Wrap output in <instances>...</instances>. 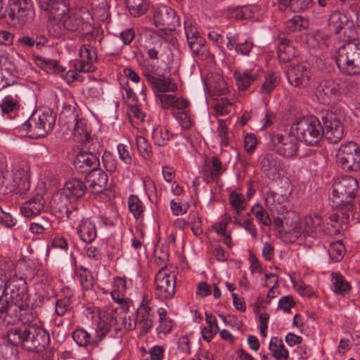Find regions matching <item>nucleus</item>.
Masks as SVG:
<instances>
[{
	"label": "nucleus",
	"mask_w": 360,
	"mask_h": 360,
	"mask_svg": "<svg viewBox=\"0 0 360 360\" xmlns=\"http://www.w3.org/2000/svg\"><path fill=\"white\" fill-rule=\"evenodd\" d=\"M25 276L14 275L5 281V288L10 292V297L0 296V319L7 324L18 321L30 323L37 316L30 307V295Z\"/></svg>",
	"instance_id": "nucleus-1"
},
{
	"label": "nucleus",
	"mask_w": 360,
	"mask_h": 360,
	"mask_svg": "<svg viewBox=\"0 0 360 360\" xmlns=\"http://www.w3.org/2000/svg\"><path fill=\"white\" fill-rule=\"evenodd\" d=\"M7 338L11 345H21L33 352H43L50 343L49 333L36 324L11 328L7 333Z\"/></svg>",
	"instance_id": "nucleus-2"
},
{
	"label": "nucleus",
	"mask_w": 360,
	"mask_h": 360,
	"mask_svg": "<svg viewBox=\"0 0 360 360\" xmlns=\"http://www.w3.org/2000/svg\"><path fill=\"white\" fill-rule=\"evenodd\" d=\"M359 188L357 179L351 176L335 178L331 197L333 207L335 210L354 211Z\"/></svg>",
	"instance_id": "nucleus-3"
},
{
	"label": "nucleus",
	"mask_w": 360,
	"mask_h": 360,
	"mask_svg": "<svg viewBox=\"0 0 360 360\" xmlns=\"http://www.w3.org/2000/svg\"><path fill=\"white\" fill-rule=\"evenodd\" d=\"M335 62L342 75H360V40L349 42L340 46L336 53Z\"/></svg>",
	"instance_id": "nucleus-4"
},
{
	"label": "nucleus",
	"mask_w": 360,
	"mask_h": 360,
	"mask_svg": "<svg viewBox=\"0 0 360 360\" xmlns=\"http://www.w3.org/2000/svg\"><path fill=\"white\" fill-rule=\"evenodd\" d=\"M152 300L144 295L142 302L136 309L135 319L124 317V328L128 330L139 329V335H144L149 332L153 326L154 316L152 314Z\"/></svg>",
	"instance_id": "nucleus-5"
},
{
	"label": "nucleus",
	"mask_w": 360,
	"mask_h": 360,
	"mask_svg": "<svg viewBox=\"0 0 360 360\" xmlns=\"http://www.w3.org/2000/svg\"><path fill=\"white\" fill-rule=\"evenodd\" d=\"M297 136L307 145L315 146L322 139L323 129L320 121L315 117H307L297 121L292 126Z\"/></svg>",
	"instance_id": "nucleus-6"
},
{
	"label": "nucleus",
	"mask_w": 360,
	"mask_h": 360,
	"mask_svg": "<svg viewBox=\"0 0 360 360\" xmlns=\"http://www.w3.org/2000/svg\"><path fill=\"white\" fill-rule=\"evenodd\" d=\"M56 120V115L51 109H46L36 118L32 116L23 124V129L30 133L32 139L44 137L52 131Z\"/></svg>",
	"instance_id": "nucleus-7"
},
{
	"label": "nucleus",
	"mask_w": 360,
	"mask_h": 360,
	"mask_svg": "<svg viewBox=\"0 0 360 360\" xmlns=\"http://www.w3.org/2000/svg\"><path fill=\"white\" fill-rule=\"evenodd\" d=\"M30 167L22 162L15 167L11 174L6 176L4 193L16 192L25 194L30 188Z\"/></svg>",
	"instance_id": "nucleus-8"
},
{
	"label": "nucleus",
	"mask_w": 360,
	"mask_h": 360,
	"mask_svg": "<svg viewBox=\"0 0 360 360\" xmlns=\"http://www.w3.org/2000/svg\"><path fill=\"white\" fill-rule=\"evenodd\" d=\"M337 164L347 172L360 169V147L354 142L342 144L336 154Z\"/></svg>",
	"instance_id": "nucleus-9"
},
{
	"label": "nucleus",
	"mask_w": 360,
	"mask_h": 360,
	"mask_svg": "<svg viewBox=\"0 0 360 360\" xmlns=\"http://www.w3.org/2000/svg\"><path fill=\"white\" fill-rule=\"evenodd\" d=\"M31 0H10L8 16L20 27L31 22L34 18Z\"/></svg>",
	"instance_id": "nucleus-10"
},
{
	"label": "nucleus",
	"mask_w": 360,
	"mask_h": 360,
	"mask_svg": "<svg viewBox=\"0 0 360 360\" xmlns=\"http://www.w3.org/2000/svg\"><path fill=\"white\" fill-rule=\"evenodd\" d=\"M155 294L162 300L172 299L175 294L176 276L165 268L160 269L155 277Z\"/></svg>",
	"instance_id": "nucleus-11"
},
{
	"label": "nucleus",
	"mask_w": 360,
	"mask_h": 360,
	"mask_svg": "<svg viewBox=\"0 0 360 360\" xmlns=\"http://www.w3.org/2000/svg\"><path fill=\"white\" fill-rule=\"evenodd\" d=\"M271 141L279 155L285 158H293L297 155L299 141L295 136L290 134H273L271 136Z\"/></svg>",
	"instance_id": "nucleus-12"
},
{
	"label": "nucleus",
	"mask_w": 360,
	"mask_h": 360,
	"mask_svg": "<svg viewBox=\"0 0 360 360\" xmlns=\"http://www.w3.org/2000/svg\"><path fill=\"white\" fill-rule=\"evenodd\" d=\"M79 59L75 61L74 68L77 72H91L96 70L94 63L97 60V50L90 44H83L79 50Z\"/></svg>",
	"instance_id": "nucleus-13"
},
{
	"label": "nucleus",
	"mask_w": 360,
	"mask_h": 360,
	"mask_svg": "<svg viewBox=\"0 0 360 360\" xmlns=\"http://www.w3.org/2000/svg\"><path fill=\"white\" fill-rule=\"evenodd\" d=\"M286 76L288 82L299 89L308 86L312 78L311 70L303 64L290 67L286 72Z\"/></svg>",
	"instance_id": "nucleus-14"
},
{
	"label": "nucleus",
	"mask_w": 360,
	"mask_h": 360,
	"mask_svg": "<svg viewBox=\"0 0 360 360\" xmlns=\"http://www.w3.org/2000/svg\"><path fill=\"white\" fill-rule=\"evenodd\" d=\"M316 96L325 105L330 104L340 94V84L333 79L321 81L316 89Z\"/></svg>",
	"instance_id": "nucleus-15"
},
{
	"label": "nucleus",
	"mask_w": 360,
	"mask_h": 360,
	"mask_svg": "<svg viewBox=\"0 0 360 360\" xmlns=\"http://www.w3.org/2000/svg\"><path fill=\"white\" fill-rule=\"evenodd\" d=\"M319 238L324 235L323 221L316 214H309L302 219L301 236Z\"/></svg>",
	"instance_id": "nucleus-16"
},
{
	"label": "nucleus",
	"mask_w": 360,
	"mask_h": 360,
	"mask_svg": "<svg viewBox=\"0 0 360 360\" xmlns=\"http://www.w3.org/2000/svg\"><path fill=\"white\" fill-rule=\"evenodd\" d=\"M143 75L151 86L154 93L158 98L160 94L174 93L178 87L173 80L169 77H158L146 68L143 69Z\"/></svg>",
	"instance_id": "nucleus-17"
},
{
	"label": "nucleus",
	"mask_w": 360,
	"mask_h": 360,
	"mask_svg": "<svg viewBox=\"0 0 360 360\" xmlns=\"http://www.w3.org/2000/svg\"><path fill=\"white\" fill-rule=\"evenodd\" d=\"M260 167L267 178L274 180L279 177L285 166L275 154L266 153L261 158Z\"/></svg>",
	"instance_id": "nucleus-18"
},
{
	"label": "nucleus",
	"mask_w": 360,
	"mask_h": 360,
	"mask_svg": "<svg viewBox=\"0 0 360 360\" xmlns=\"http://www.w3.org/2000/svg\"><path fill=\"white\" fill-rule=\"evenodd\" d=\"M153 22L156 27H162L169 30L174 28L179 24V18L172 8L162 6L155 9Z\"/></svg>",
	"instance_id": "nucleus-19"
},
{
	"label": "nucleus",
	"mask_w": 360,
	"mask_h": 360,
	"mask_svg": "<svg viewBox=\"0 0 360 360\" xmlns=\"http://www.w3.org/2000/svg\"><path fill=\"white\" fill-rule=\"evenodd\" d=\"M158 98L164 110H171L174 114L176 111L179 112L190 108L188 99L174 94H160L158 95Z\"/></svg>",
	"instance_id": "nucleus-20"
},
{
	"label": "nucleus",
	"mask_w": 360,
	"mask_h": 360,
	"mask_svg": "<svg viewBox=\"0 0 360 360\" xmlns=\"http://www.w3.org/2000/svg\"><path fill=\"white\" fill-rule=\"evenodd\" d=\"M74 166L81 173H90L100 166L98 155L91 152H80L75 157Z\"/></svg>",
	"instance_id": "nucleus-21"
},
{
	"label": "nucleus",
	"mask_w": 360,
	"mask_h": 360,
	"mask_svg": "<svg viewBox=\"0 0 360 360\" xmlns=\"http://www.w3.org/2000/svg\"><path fill=\"white\" fill-rule=\"evenodd\" d=\"M40 8L46 13L47 18H61L70 8V0H43Z\"/></svg>",
	"instance_id": "nucleus-22"
},
{
	"label": "nucleus",
	"mask_w": 360,
	"mask_h": 360,
	"mask_svg": "<svg viewBox=\"0 0 360 360\" xmlns=\"http://www.w3.org/2000/svg\"><path fill=\"white\" fill-rule=\"evenodd\" d=\"M325 135L331 143H338L344 136L342 124L334 115H328L324 120Z\"/></svg>",
	"instance_id": "nucleus-23"
},
{
	"label": "nucleus",
	"mask_w": 360,
	"mask_h": 360,
	"mask_svg": "<svg viewBox=\"0 0 360 360\" xmlns=\"http://www.w3.org/2000/svg\"><path fill=\"white\" fill-rule=\"evenodd\" d=\"M86 189V187L81 179H71L65 184L61 193L70 199V203L81 198L85 193Z\"/></svg>",
	"instance_id": "nucleus-24"
},
{
	"label": "nucleus",
	"mask_w": 360,
	"mask_h": 360,
	"mask_svg": "<svg viewBox=\"0 0 360 360\" xmlns=\"http://www.w3.org/2000/svg\"><path fill=\"white\" fill-rule=\"evenodd\" d=\"M45 200L41 194L36 193L20 207V212L25 217H32L39 214L44 209Z\"/></svg>",
	"instance_id": "nucleus-25"
},
{
	"label": "nucleus",
	"mask_w": 360,
	"mask_h": 360,
	"mask_svg": "<svg viewBox=\"0 0 360 360\" xmlns=\"http://www.w3.org/2000/svg\"><path fill=\"white\" fill-rule=\"evenodd\" d=\"M205 86L207 92L212 97L222 96L229 91L226 82L219 75H215L209 78L205 82Z\"/></svg>",
	"instance_id": "nucleus-26"
},
{
	"label": "nucleus",
	"mask_w": 360,
	"mask_h": 360,
	"mask_svg": "<svg viewBox=\"0 0 360 360\" xmlns=\"http://www.w3.org/2000/svg\"><path fill=\"white\" fill-rule=\"evenodd\" d=\"M266 207L278 214L287 212L289 209L290 202L285 201L283 198L277 195L275 191H268L265 198Z\"/></svg>",
	"instance_id": "nucleus-27"
},
{
	"label": "nucleus",
	"mask_w": 360,
	"mask_h": 360,
	"mask_svg": "<svg viewBox=\"0 0 360 360\" xmlns=\"http://www.w3.org/2000/svg\"><path fill=\"white\" fill-rule=\"evenodd\" d=\"M236 84L239 91L247 90L255 82L257 75L252 70H236L233 72Z\"/></svg>",
	"instance_id": "nucleus-28"
},
{
	"label": "nucleus",
	"mask_w": 360,
	"mask_h": 360,
	"mask_svg": "<svg viewBox=\"0 0 360 360\" xmlns=\"http://www.w3.org/2000/svg\"><path fill=\"white\" fill-rule=\"evenodd\" d=\"M51 206L53 212L58 214L59 217L70 218L72 213L71 210L73 208L72 202L70 203V199L62 193L53 197Z\"/></svg>",
	"instance_id": "nucleus-29"
},
{
	"label": "nucleus",
	"mask_w": 360,
	"mask_h": 360,
	"mask_svg": "<svg viewBox=\"0 0 360 360\" xmlns=\"http://www.w3.org/2000/svg\"><path fill=\"white\" fill-rule=\"evenodd\" d=\"M88 181L93 192L96 193H102L107 186L108 175L99 168L89 173Z\"/></svg>",
	"instance_id": "nucleus-30"
},
{
	"label": "nucleus",
	"mask_w": 360,
	"mask_h": 360,
	"mask_svg": "<svg viewBox=\"0 0 360 360\" xmlns=\"http://www.w3.org/2000/svg\"><path fill=\"white\" fill-rule=\"evenodd\" d=\"M80 239L86 243H91L96 238V226L88 219H83L77 228Z\"/></svg>",
	"instance_id": "nucleus-31"
},
{
	"label": "nucleus",
	"mask_w": 360,
	"mask_h": 360,
	"mask_svg": "<svg viewBox=\"0 0 360 360\" xmlns=\"http://www.w3.org/2000/svg\"><path fill=\"white\" fill-rule=\"evenodd\" d=\"M338 213H333L329 216L331 226L333 227L335 234L340 233L342 231L347 228L350 214L354 211L337 210Z\"/></svg>",
	"instance_id": "nucleus-32"
},
{
	"label": "nucleus",
	"mask_w": 360,
	"mask_h": 360,
	"mask_svg": "<svg viewBox=\"0 0 360 360\" xmlns=\"http://www.w3.org/2000/svg\"><path fill=\"white\" fill-rule=\"evenodd\" d=\"M65 30L75 32L79 30L83 24V18L81 15L73 9L70 8L61 18Z\"/></svg>",
	"instance_id": "nucleus-33"
},
{
	"label": "nucleus",
	"mask_w": 360,
	"mask_h": 360,
	"mask_svg": "<svg viewBox=\"0 0 360 360\" xmlns=\"http://www.w3.org/2000/svg\"><path fill=\"white\" fill-rule=\"evenodd\" d=\"M226 169L219 158L214 155L212 157L210 164L207 165L204 169L205 176L217 181Z\"/></svg>",
	"instance_id": "nucleus-34"
},
{
	"label": "nucleus",
	"mask_w": 360,
	"mask_h": 360,
	"mask_svg": "<svg viewBox=\"0 0 360 360\" xmlns=\"http://www.w3.org/2000/svg\"><path fill=\"white\" fill-rule=\"evenodd\" d=\"M140 34L146 37H149L150 39H158L156 44L153 47H150V46H147V53L150 59L158 60L159 52L162 42L159 38L157 32L150 28L142 27L140 29Z\"/></svg>",
	"instance_id": "nucleus-35"
},
{
	"label": "nucleus",
	"mask_w": 360,
	"mask_h": 360,
	"mask_svg": "<svg viewBox=\"0 0 360 360\" xmlns=\"http://www.w3.org/2000/svg\"><path fill=\"white\" fill-rule=\"evenodd\" d=\"M332 290L337 295L345 296L349 294L352 286L346 278L338 272L331 274Z\"/></svg>",
	"instance_id": "nucleus-36"
},
{
	"label": "nucleus",
	"mask_w": 360,
	"mask_h": 360,
	"mask_svg": "<svg viewBox=\"0 0 360 360\" xmlns=\"http://www.w3.org/2000/svg\"><path fill=\"white\" fill-rule=\"evenodd\" d=\"M296 56V51L292 43L287 39H281L278 46V56L281 62L287 63L290 61Z\"/></svg>",
	"instance_id": "nucleus-37"
},
{
	"label": "nucleus",
	"mask_w": 360,
	"mask_h": 360,
	"mask_svg": "<svg viewBox=\"0 0 360 360\" xmlns=\"http://www.w3.org/2000/svg\"><path fill=\"white\" fill-rule=\"evenodd\" d=\"M116 323V320L110 316V323H108L105 320H101L98 322L96 328V335L92 339L91 345L92 348H95L98 346L101 341L106 336L111 329V326Z\"/></svg>",
	"instance_id": "nucleus-38"
},
{
	"label": "nucleus",
	"mask_w": 360,
	"mask_h": 360,
	"mask_svg": "<svg viewBox=\"0 0 360 360\" xmlns=\"http://www.w3.org/2000/svg\"><path fill=\"white\" fill-rule=\"evenodd\" d=\"M284 216V224L285 226V232H293L296 236H301L302 219L300 220L299 216L295 212H288Z\"/></svg>",
	"instance_id": "nucleus-39"
},
{
	"label": "nucleus",
	"mask_w": 360,
	"mask_h": 360,
	"mask_svg": "<svg viewBox=\"0 0 360 360\" xmlns=\"http://www.w3.org/2000/svg\"><path fill=\"white\" fill-rule=\"evenodd\" d=\"M269 349L271 354L275 357L279 358L281 360H288L289 358V352L283 340L280 338H271L269 344Z\"/></svg>",
	"instance_id": "nucleus-40"
},
{
	"label": "nucleus",
	"mask_w": 360,
	"mask_h": 360,
	"mask_svg": "<svg viewBox=\"0 0 360 360\" xmlns=\"http://www.w3.org/2000/svg\"><path fill=\"white\" fill-rule=\"evenodd\" d=\"M174 137V134L165 126H158L153 131L152 138L155 145L165 146Z\"/></svg>",
	"instance_id": "nucleus-41"
},
{
	"label": "nucleus",
	"mask_w": 360,
	"mask_h": 360,
	"mask_svg": "<svg viewBox=\"0 0 360 360\" xmlns=\"http://www.w3.org/2000/svg\"><path fill=\"white\" fill-rule=\"evenodd\" d=\"M205 321L208 326L204 328L201 333L202 338L210 342L213 339L214 335L219 331V328L217 319L212 314L205 312Z\"/></svg>",
	"instance_id": "nucleus-42"
},
{
	"label": "nucleus",
	"mask_w": 360,
	"mask_h": 360,
	"mask_svg": "<svg viewBox=\"0 0 360 360\" xmlns=\"http://www.w3.org/2000/svg\"><path fill=\"white\" fill-rule=\"evenodd\" d=\"M125 4L133 17H139L145 14L150 6L148 0H125Z\"/></svg>",
	"instance_id": "nucleus-43"
},
{
	"label": "nucleus",
	"mask_w": 360,
	"mask_h": 360,
	"mask_svg": "<svg viewBox=\"0 0 360 360\" xmlns=\"http://www.w3.org/2000/svg\"><path fill=\"white\" fill-rule=\"evenodd\" d=\"M19 107V101L11 96H6L0 103L3 115H7L11 119L16 116Z\"/></svg>",
	"instance_id": "nucleus-44"
},
{
	"label": "nucleus",
	"mask_w": 360,
	"mask_h": 360,
	"mask_svg": "<svg viewBox=\"0 0 360 360\" xmlns=\"http://www.w3.org/2000/svg\"><path fill=\"white\" fill-rule=\"evenodd\" d=\"M347 18L340 12H333L328 20V28L330 33L339 34L344 28Z\"/></svg>",
	"instance_id": "nucleus-45"
},
{
	"label": "nucleus",
	"mask_w": 360,
	"mask_h": 360,
	"mask_svg": "<svg viewBox=\"0 0 360 360\" xmlns=\"http://www.w3.org/2000/svg\"><path fill=\"white\" fill-rule=\"evenodd\" d=\"M36 64L49 73H60L65 71V69L58 65L56 60L45 58L39 56H34Z\"/></svg>",
	"instance_id": "nucleus-46"
},
{
	"label": "nucleus",
	"mask_w": 360,
	"mask_h": 360,
	"mask_svg": "<svg viewBox=\"0 0 360 360\" xmlns=\"http://www.w3.org/2000/svg\"><path fill=\"white\" fill-rule=\"evenodd\" d=\"M90 134L91 132L87 125L86 120L84 119H76L73 131V137L75 141L78 142L86 141L89 139Z\"/></svg>",
	"instance_id": "nucleus-47"
},
{
	"label": "nucleus",
	"mask_w": 360,
	"mask_h": 360,
	"mask_svg": "<svg viewBox=\"0 0 360 360\" xmlns=\"http://www.w3.org/2000/svg\"><path fill=\"white\" fill-rule=\"evenodd\" d=\"M46 29L53 38H60L65 34V28L60 18H47Z\"/></svg>",
	"instance_id": "nucleus-48"
},
{
	"label": "nucleus",
	"mask_w": 360,
	"mask_h": 360,
	"mask_svg": "<svg viewBox=\"0 0 360 360\" xmlns=\"http://www.w3.org/2000/svg\"><path fill=\"white\" fill-rule=\"evenodd\" d=\"M112 298L118 303L124 302L123 295L127 290V281L124 277H116L114 278Z\"/></svg>",
	"instance_id": "nucleus-49"
},
{
	"label": "nucleus",
	"mask_w": 360,
	"mask_h": 360,
	"mask_svg": "<svg viewBox=\"0 0 360 360\" xmlns=\"http://www.w3.org/2000/svg\"><path fill=\"white\" fill-rule=\"evenodd\" d=\"M128 207L129 212L136 219L143 218L145 206L141 199L136 195H130L128 198Z\"/></svg>",
	"instance_id": "nucleus-50"
},
{
	"label": "nucleus",
	"mask_w": 360,
	"mask_h": 360,
	"mask_svg": "<svg viewBox=\"0 0 360 360\" xmlns=\"http://www.w3.org/2000/svg\"><path fill=\"white\" fill-rule=\"evenodd\" d=\"M278 76L274 72H269L265 75L264 82L261 86L260 93L269 95L279 84Z\"/></svg>",
	"instance_id": "nucleus-51"
},
{
	"label": "nucleus",
	"mask_w": 360,
	"mask_h": 360,
	"mask_svg": "<svg viewBox=\"0 0 360 360\" xmlns=\"http://www.w3.org/2000/svg\"><path fill=\"white\" fill-rule=\"evenodd\" d=\"M189 48L193 53L196 56H207L208 53L207 48L205 45L206 41L202 37H197L194 39L187 41Z\"/></svg>",
	"instance_id": "nucleus-52"
},
{
	"label": "nucleus",
	"mask_w": 360,
	"mask_h": 360,
	"mask_svg": "<svg viewBox=\"0 0 360 360\" xmlns=\"http://www.w3.org/2000/svg\"><path fill=\"white\" fill-rule=\"evenodd\" d=\"M251 213L261 224L266 226L271 225L272 221L268 212L260 204L254 205L251 208Z\"/></svg>",
	"instance_id": "nucleus-53"
},
{
	"label": "nucleus",
	"mask_w": 360,
	"mask_h": 360,
	"mask_svg": "<svg viewBox=\"0 0 360 360\" xmlns=\"http://www.w3.org/2000/svg\"><path fill=\"white\" fill-rule=\"evenodd\" d=\"M280 4L289 6L293 12H300L312 5V0H278Z\"/></svg>",
	"instance_id": "nucleus-54"
},
{
	"label": "nucleus",
	"mask_w": 360,
	"mask_h": 360,
	"mask_svg": "<svg viewBox=\"0 0 360 360\" xmlns=\"http://www.w3.org/2000/svg\"><path fill=\"white\" fill-rule=\"evenodd\" d=\"M345 252V245L341 240H336L331 243L330 248L328 249L330 257L335 262L340 261L343 258Z\"/></svg>",
	"instance_id": "nucleus-55"
},
{
	"label": "nucleus",
	"mask_w": 360,
	"mask_h": 360,
	"mask_svg": "<svg viewBox=\"0 0 360 360\" xmlns=\"http://www.w3.org/2000/svg\"><path fill=\"white\" fill-rule=\"evenodd\" d=\"M77 274L79 277L81 285L84 290H90L94 285V278L91 273L84 267H79Z\"/></svg>",
	"instance_id": "nucleus-56"
},
{
	"label": "nucleus",
	"mask_w": 360,
	"mask_h": 360,
	"mask_svg": "<svg viewBox=\"0 0 360 360\" xmlns=\"http://www.w3.org/2000/svg\"><path fill=\"white\" fill-rule=\"evenodd\" d=\"M72 338L81 347L90 346L92 348V339L90 335L84 329H77L72 333Z\"/></svg>",
	"instance_id": "nucleus-57"
},
{
	"label": "nucleus",
	"mask_w": 360,
	"mask_h": 360,
	"mask_svg": "<svg viewBox=\"0 0 360 360\" xmlns=\"http://www.w3.org/2000/svg\"><path fill=\"white\" fill-rule=\"evenodd\" d=\"M229 201L236 214L241 213L245 209V201L243 194L231 192L229 194Z\"/></svg>",
	"instance_id": "nucleus-58"
},
{
	"label": "nucleus",
	"mask_w": 360,
	"mask_h": 360,
	"mask_svg": "<svg viewBox=\"0 0 360 360\" xmlns=\"http://www.w3.org/2000/svg\"><path fill=\"white\" fill-rule=\"evenodd\" d=\"M137 149L140 155L145 159H149L152 155L151 146L143 136H139L136 138Z\"/></svg>",
	"instance_id": "nucleus-59"
},
{
	"label": "nucleus",
	"mask_w": 360,
	"mask_h": 360,
	"mask_svg": "<svg viewBox=\"0 0 360 360\" xmlns=\"http://www.w3.org/2000/svg\"><path fill=\"white\" fill-rule=\"evenodd\" d=\"M51 228V224L50 221L45 217H42L36 222L31 223L29 229L32 233L42 234Z\"/></svg>",
	"instance_id": "nucleus-60"
},
{
	"label": "nucleus",
	"mask_w": 360,
	"mask_h": 360,
	"mask_svg": "<svg viewBox=\"0 0 360 360\" xmlns=\"http://www.w3.org/2000/svg\"><path fill=\"white\" fill-rule=\"evenodd\" d=\"M72 295L58 299L55 303V312L58 316H63L69 309L72 303Z\"/></svg>",
	"instance_id": "nucleus-61"
},
{
	"label": "nucleus",
	"mask_w": 360,
	"mask_h": 360,
	"mask_svg": "<svg viewBox=\"0 0 360 360\" xmlns=\"http://www.w3.org/2000/svg\"><path fill=\"white\" fill-rule=\"evenodd\" d=\"M102 161L105 169L108 172L113 173L117 170V160L111 153L105 151L102 156Z\"/></svg>",
	"instance_id": "nucleus-62"
},
{
	"label": "nucleus",
	"mask_w": 360,
	"mask_h": 360,
	"mask_svg": "<svg viewBox=\"0 0 360 360\" xmlns=\"http://www.w3.org/2000/svg\"><path fill=\"white\" fill-rule=\"evenodd\" d=\"M189 223L191 226V230L195 236H199L202 233V221L197 212H190Z\"/></svg>",
	"instance_id": "nucleus-63"
},
{
	"label": "nucleus",
	"mask_w": 360,
	"mask_h": 360,
	"mask_svg": "<svg viewBox=\"0 0 360 360\" xmlns=\"http://www.w3.org/2000/svg\"><path fill=\"white\" fill-rule=\"evenodd\" d=\"M214 99L215 101L213 103V108L216 115L220 116L228 114V108L231 105V103L226 98H221L219 100L214 98Z\"/></svg>",
	"instance_id": "nucleus-64"
}]
</instances>
